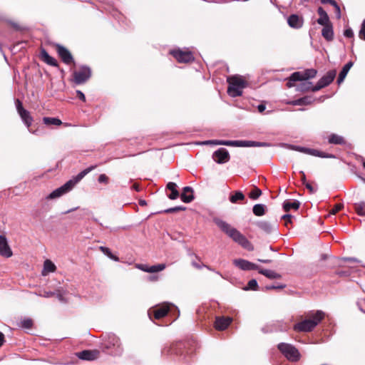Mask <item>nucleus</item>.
<instances>
[{
	"label": "nucleus",
	"mask_w": 365,
	"mask_h": 365,
	"mask_svg": "<svg viewBox=\"0 0 365 365\" xmlns=\"http://www.w3.org/2000/svg\"><path fill=\"white\" fill-rule=\"evenodd\" d=\"M216 225L226 233L233 241L241 245L243 248L252 251L254 250L251 242L237 229L222 220H216Z\"/></svg>",
	"instance_id": "obj_1"
},
{
	"label": "nucleus",
	"mask_w": 365,
	"mask_h": 365,
	"mask_svg": "<svg viewBox=\"0 0 365 365\" xmlns=\"http://www.w3.org/2000/svg\"><path fill=\"white\" fill-rule=\"evenodd\" d=\"M324 317L323 312L317 311L310 316L309 319L296 324L294 329L298 331H310L323 319Z\"/></svg>",
	"instance_id": "obj_2"
},
{
	"label": "nucleus",
	"mask_w": 365,
	"mask_h": 365,
	"mask_svg": "<svg viewBox=\"0 0 365 365\" xmlns=\"http://www.w3.org/2000/svg\"><path fill=\"white\" fill-rule=\"evenodd\" d=\"M200 144L203 145H230V146H237V147H251V146H267V144L266 143H259L256 141H250V140H206L202 142Z\"/></svg>",
	"instance_id": "obj_3"
},
{
	"label": "nucleus",
	"mask_w": 365,
	"mask_h": 365,
	"mask_svg": "<svg viewBox=\"0 0 365 365\" xmlns=\"http://www.w3.org/2000/svg\"><path fill=\"white\" fill-rule=\"evenodd\" d=\"M336 72L335 70H331L328 71L317 83V85L314 87H311L310 82H303L301 86V91H308L312 90V91H317L320 90L321 88L329 85L334 79L336 76Z\"/></svg>",
	"instance_id": "obj_4"
},
{
	"label": "nucleus",
	"mask_w": 365,
	"mask_h": 365,
	"mask_svg": "<svg viewBox=\"0 0 365 365\" xmlns=\"http://www.w3.org/2000/svg\"><path fill=\"white\" fill-rule=\"evenodd\" d=\"M227 93L231 97L240 96L246 87V81L241 76H231L227 78Z\"/></svg>",
	"instance_id": "obj_5"
},
{
	"label": "nucleus",
	"mask_w": 365,
	"mask_h": 365,
	"mask_svg": "<svg viewBox=\"0 0 365 365\" xmlns=\"http://www.w3.org/2000/svg\"><path fill=\"white\" fill-rule=\"evenodd\" d=\"M277 348L289 361L296 362L301 358V354L298 349L290 344L280 343L278 344Z\"/></svg>",
	"instance_id": "obj_6"
},
{
	"label": "nucleus",
	"mask_w": 365,
	"mask_h": 365,
	"mask_svg": "<svg viewBox=\"0 0 365 365\" xmlns=\"http://www.w3.org/2000/svg\"><path fill=\"white\" fill-rule=\"evenodd\" d=\"M170 54L180 63H188L194 60L192 52L181 49H175L170 51Z\"/></svg>",
	"instance_id": "obj_7"
},
{
	"label": "nucleus",
	"mask_w": 365,
	"mask_h": 365,
	"mask_svg": "<svg viewBox=\"0 0 365 365\" xmlns=\"http://www.w3.org/2000/svg\"><path fill=\"white\" fill-rule=\"evenodd\" d=\"M104 345L107 349H113L118 354L123 352L120 339L115 334L108 335Z\"/></svg>",
	"instance_id": "obj_8"
},
{
	"label": "nucleus",
	"mask_w": 365,
	"mask_h": 365,
	"mask_svg": "<svg viewBox=\"0 0 365 365\" xmlns=\"http://www.w3.org/2000/svg\"><path fill=\"white\" fill-rule=\"evenodd\" d=\"M91 71L88 67L82 66L79 70L74 71V81L77 84L86 82L91 77Z\"/></svg>",
	"instance_id": "obj_9"
},
{
	"label": "nucleus",
	"mask_w": 365,
	"mask_h": 365,
	"mask_svg": "<svg viewBox=\"0 0 365 365\" xmlns=\"http://www.w3.org/2000/svg\"><path fill=\"white\" fill-rule=\"evenodd\" d=\"M71 184V182H66L64 185L51 192L46 198L47 200H53L61 197L72 190Z\"/></svg>",
	"instance_id": "obj_10"
},
{
	"label": "nucleus",
	"mask_w": 365,
	"mask_h": 365,
	"mask_svg": "<svg viewBox=\"0 0 365 365\" xmlns=\"http://www.w3.org/2000/svg\"><path fill=\"white\" fill-rule=\"evenodd\" d=\"M16 106L21 120L28 128L30 127L33 122V118L31 116L30 113L23 108L22 103L19 100H16Z\"/></svg>",
	"instance_id": "obj_11"
},
{
	"label": "nucleus",
	"mask_w": 365,
	"mask_h": 365,
	"mask_svg": "<svg viewBox=\"0 0 365 365\" xmlns=\"http://www.w3.org/2000/svg\"><path fill=\"white\" fill-rule=\"evenodd\" d=\"M289 148L292 150H297V151H299V152H301V153H303L305 154L311 155L313 156H318V157H321V158H332L333 157L332 155H325L324 153H321L317 150L307 148H304V147L289 145Z\"/></svg>",
	"instance_id": "obj_12"
},
{
	"label": "nucleus",
	"mask_w": 365,
	"mask_h": 365,
	"mask_svg": "<svg viewBox=\"0 0 365 365\" xmlns=\"http://www.w3.org/2000/svg\"><path fill=\"white\" fill-rule=\"evenodd\" d=\"M212 158L217 163L223 164L229 161L230 154L225 148H221L213 153Z\"/></svg>",
	"instance_id": "obj_13"
},
{
	"label": "nucleus",
	"mask_w": 365,
	"mask_h": 365,
	"mask_svg": "<svg viewBox=\"0 0 365 365\" xmlns=\"http://www.w3.org/2000/svg\"><path fill=\"white\" fill-rule=\"evenodd\" d=\"M233 264L242 270L258 269V266L257 264L242 259H234Z\"/></svg>",
	"instance_id": "obj_14"
},
{
	"label": "nucleus",
	"mask_w": 365,
	"mask_h": 365,
	"mask_svg": "<svg viewBox=\"0 0 365 365\" xmlns=\"http://www.w3.org/2000/svg\"><path fill=\"white\" fill-rule=\"evenodd\" d=\"M12 255L13 252L8 245L6 238L3 235H0V255L9 258L11 257Z\"/></svg>",
	"instance_id": "obj_15"
},
{
	"label": "nucleus",
	"mask_w": 365,
	"mask_h": 365,
	"mask_svg": "<svg viewBox=\"0 0 365 365\" xmlns=\"http://www.w3.org/2000/svg\"><path fill=\"white\" fill-rule=\"evenodd\" d=\"M56 48L59 56L65 63L69 64L73 62L72 55L67 48L61 45H57Z\"/></svg>",
	"instance_id": "obj_16"
},
{
	"label": "nucleus",
	"mask_w": 365,
	"mask_h": 365,
	"mask_svg": "<svg viewBox=\"0 0 365 365\" xmlns=\"http://www.w3.org/2000/svg\"><path fill=\"white\" fill-rule=\"evenodd\" d=\"M230 317H217L215 322V327L217 330H225L231 323Z\"/></svg>",
	"instance_id": "obj_17"
},
{
	"label": "nucleus",
	"mask_w": 365,
	"mask_h": 365,
	"mask_svg": "<svg viewBox=\"0 0 365 365\" xmlns=\"http://www.w3.org/2000/svg\"><path fill=\"white\" fill-rule=\"evenodd\" d=\"M96 351L84 350L76 353V356L82 360L92 361L97 358Z\"/></svg>",
	"instance_id": "obj_18"
},
{
	"label": "nucleus",
	"mask_w": 365,
	"mask_h": 365,
	"mask_svg": "<svg viewBox=\"0 0 365 365\" xmlns=\"http://www.w3.org/2000/svg\"><path fill=\"white\" fill-rule=\"evenodd\" d=\"M287 23L292 28L299 29L303 25V19L298 15L292 14L288 18Z\"/></svg>",
	"instance_id": "obj_19"
},
{
	"label": "nucleus",
	"mask_w": 365,
	"mask_h": 365,
	"mask_svg": "<svg viewBox=\"0 0 365 365\" xmlns=\"http://www.w3.org/2000/svg\"><path fill=\"white\" fill-rule=\"evenodd\" d=\"M96 165H92L83 170H82L81 173H79L76 177L73 179H71L68 180V182H71L72 184V189L74 187V186L80 181L88 173H89L91 170H93L94 168H96Z\"/></svg>",
	"instance_id": "obj_20"
},
{
	"label": "nucleus",
	"mask_w": 365,
	"mask_h": 365,
	"mask_svg": "<svg viewBox=\"0 0 365 365\" xmlns=\"http://www.w3.org/2000/svg\"><path fill=\"white\" fill-rule=\"evenodd\" d=\"M170 304L164 303L154 311V317L155 319H160L164 317L168 312Z\"/></svg>",
	"instance_id": "obj_21"
},
{
	"label": "nucleus",
	"mask_w": 365,
	"mask_h": 365,
	"mask_svg": "<svg viewBox=\"0 0 365 365\" xmlns=\"http://www.w3.org/2000/svg\"><path fill=\"white\" fill-rule=\"evenodd\" d=\"M323 26L324 28L322 31V36L328 41H332L334 38V31L331 24Z\"/></svg>",
	"instance_id": "obj_22"
},
{
	"label": "nucleus",
	"mask_w": 365,
	"mask_h": 365,
	"mask_svg": "<svg viewBox=\"0 0 365 365\" xmlns=\"http://www.w3.org/2000/svg\"><path fill=\"white\" fill-rule=\"evenodd\" d=\"M353 66V63L351 61L348 62L346 65L344 66L342 68L341 72L339 73L338 79H337V83L341 84L344 80L345 79L348 72L351 69V68Z\"/></svg>",
	"instance_id": "obj_23"
},
{
	"label": "nucleus",
	"mask_w": 365,
	"mask_h": 365,
	"mask_svg": "<svg viewBox=\"0 0 365 365\" xmlns=\"http://www.w3.org/2000/svg\"><path fill=\"white\" fill-rule=\"evenodd\" d=\"M167 188L171 191L170 194L168 195V197L170 200H175L179 197V192L177 190V185L175 182H170L167 185Z\"/></svg>",
	"instance_id": "obj_24"
},
{
	"label": "nucleus",
	"mask_w": 365,
	"mask_h": 365,
	"mask_svg": "<svg viewBox=\"0 0 365 365\" xmlns=\"http://www.w3.org/2000/svg\"><path fill=\"white\" fill-rule=\"evenodd\" d=\"M259 273L264 275L269 279H279L281 275L273 270L271 269H258Z\"/></svg>",
	"instance_id": "obj_25"
},
{
	"label": "nucleus",
	"mask_w": 365,
	"mask_h": 365,
	"mask_svg": "<svg viewBox=\"0 0 365 365\" xmlns=\"http://www.w3.org/2000/svg\"><path fill=\"white\" fill-rule=\"evenodd\" d=\"M304 73L303 72H299V71H297V72H294L293 73L291 76L289 77V81L287 83V86L288 87H292L293 86L292 83V81H305L304 79Z\"/></svg>",
	"instance_id": "obj_26"
},
{
	"label": "nucleus",
	"mask_w": 365,
	"mask_h": 365,
	"mask_svg": "<svg viewBox=\"0 0 365 365\" xmlns=\"http://www.w3.org/2000/svg\"><path fill=\"white\" fill-rule=\"evenodd\" d=\"M41 55L43 61L48 65L53 66H57V61L54 58L49 56V54L45 50L41 51Z\"/></svg>",
	"instance_id": "obj_27"
},
{
	"label": "nucleus",
	"mask_w": 365,
	"mask_h": 365,
	"mask_svg": "<svg viewBox=\"0 0 365 365\" xmlns=\"http://www.w3.org/2000/svg\"><path fill=\"white\" fill-rule=\"evenodd\" d=\"M56 270V265L49 259H46L43 264V275H46L48 272H53Z\"/></svg>",
	"instance_id": "obj_28"
},
{
	"label": "nucleus",
	"mask_w": 365,
	"mask_h": 365,
	"mask_svg": "<svg viewBox=\"0 0 365 365\" xmlns=\"http://www.w3.org/2000/svg\"><path fill=\"white\" fill-rule=\"evenodd\" d=\"M328 141L329 143L335 145H343L345 143L344 138L336 134H331L329 137Z\"/></svg>",
	"instance_id": "obj_29"
},
{
	"label": "nucleus",
	"mask_w": 365,
	"mask_h": 365,
	"mask_svg": "<svg viewBox=\"0 0 365 365\" xmlns=\"http://www.w3.org/2000/svg\"><path fill=\"white\" fill-rule=\"evenodd\" d=\"M313 98L310 96H305L297 100L293 101L291 104L294 106H301V105H309L313 102Z\"/></svg>",
	"instance_id": "obj_30"
},
{
	"label": "nucleus",
	"mask_w": 365,
	"mask_h": 365,
	"mask_svg": "<svg viewBox=\"0 0 365 365\" xmlns=\"http://www.w3.org/2000/svg\"><path fill=\"white\" fill-rule=\"evenodd\" d=\"M257 225L260 230L264 231L267 233H269L273 227L272 225L267 221H259L257 223Z\"/></svg>",
	"instance_id": "obj_31"
},
{
	"label": "nucleus",
	"mask_w": 365,
	"mask_h": 365,
	"mask_svg": "<svg viewBox=\"0 0 365 365\" xmlns=\"http://www.w3.org/2000/svg\"><path fill=\"white\" fill-rule=\"evenodd\" d=\"M299 207V202L298 201H284L283 203V208L284 211L288 212L291 209L297 210Z\"/></svg>",
	"instance_id": "obj_32"
},
{
	"label": "nucleus",
	"mask_w": 365,
	"mask_h": 365,
	"mask_svg": "<svg viewBox=\"0 0 365 365\" xmlns=\"http://www.w3.org/2000/svg\"><path fill=\"white\" fill-rule=\"evenodd\" d=\"M43 122L46 125H61L62 122L60 119L57 118H50V117H44L43 118Z\"/></svg>",
	"instance_id": "obj_33"
},
{
	"label": "nucleus",
	"mask_w": 365,
	"mask_h": 365,
	"mask_svg": "<svg viewBox=\"0 0 365 365\" xmlns=\"http://www.w3.org/2000/svg\"><path fill=\"white\" fill-rule=\"evenodd\" d=\"M253 213L257 216H262L265 213V206L262 204H257L253 207Z\"/></svg>",
	"instance_id": "obj_34"
},
{
	"label": "nucleus",
	"mask_w": 365,
	"mask_h": 365,
	"mask_svg": "<svg viewBox=\"0 0 365 365\" xmlns=\"http://www.w3.org/2000/svg\"><path fill=\"white\" fill-rule=\"evenodd\" d=\"M244 199L245 195L241 191H236L230 197V200L232 203H237L239 200H243Z\"/></svg>",
	"instance_id": "obj_35"
},
{
	"label": "nucleus",
	"mask_w": 365,
	"mask_h": 365,
	"mask_svg": "<svg viewBox=\"0 0 365 365\" xmlns=\"http://www.w3.org/2000/svg\"><path fill=\"white\" fill-rule=\"evenodd\" d=\"M165 267H166V266L165 264H158L153 265V266L149 267V268L148 269V272H149V273L158 272L164 270Z\"/></svg>",
	"instance_id": "obj_36"
},
{
	"label": "nucleus",
	"mask_w": 365,
	"mask_h": 365,
	"mask_svg": "<svg viewBox=\"0 0 365 365\" xmlns=\"http://www.w3.org/2000/svg\"><path fill=\"white\" fill-rule=\"evenodd\" d=\"M100 250L103 252V254H105L106 256H108L110 259H111L115 262L119 261V258L117 256L113 255L109 248L106 247H100Z\"/></svg>",
	"instance_id": "obj_37"
},
{
	"label": "nucleus",
	"mask_w": 365,
	"mask_h": 365,
	"mask_svg": "<svg viewBox=\"0 0 365 365\" xmlns=\"http://www.w3.org/2000/svg\"><path fill=\"white\" fill-rule=\"evenodd\" d=\"M355 210L358 215L365 216V202H361L356 203Z\"/></svg>",
	"instance_id": "obj_38"
},
{
	"label": "nucleus",
	"mask_w": 365,
	"mask_h": 365,
	"mask_svg": "<svg viewBox=\"0 0 365 365\" xmlns=\"http://www.w3.org/2000/svg\"><path fill=\"white\" fill-rule=\"evenodd\" d=\"M303 73H304V79L305 81L307 80V79H309V78H312L314 77H315L316 74H317V71L315 69H307L304 71H303Z\"/></svg>",
	"instance_id": "obj_39"
},
{
	"label": "nucleus",
	"mask_w": 365,
	"mask_h": 365,
	"mask_svg": "<svg viewBox=\"0 0 365 365\" xmlns=\"http://www.w3.org/2000/svg\"><path fill=\"white\" fill-rule=\"evenodd\" d=\"M180 197H181V200L182 202H185V203H188V202H190L193 198H194V196H193V194H189V193H185V192H182L180 195Z\"/></svg>",
	"instance_id": "obj_40"
},
{
	"label": "nucleus",
	"mask_w": 365,
	"mask_h": 365,
	"mask_svg": "<svg viewBox=\"0 0 365 365\" xmlns=\"http://www.w3.org/2000/svg\"><path fill=\"white\" fill-rule=\"evenodd\" d=\"M317 23L322 26L331 24L329 18L327 14L323 16H319V18L317 19Z\"/></svg>",
	"instance_id": "obj_41"
},
{
	"label": "nucleus",
	"mask_w": 365,
	"mask_h": 365,
	"mask_svg": "<svg viewBox=\"0 0 365 365\" xmlns=\"http://www.w3.org/2000/svg\"><path fill=\"white\" fill-rule=\"evenodd\" d=\"M258 287L257 282L255 279H251L247 284V287L245 288V290L252 289L257 290Z\"/></svg>",
	"instance_id": "obj_42"
},
{
	"label": "nucleus",
	"mask_w": 365,
	"mask_h": 365,
	"mask_svg": "<svg viewBox=\"0 0 365 365\" xmlns=\"http://www.w3.org/2000/svg\"><path fill=\"white\" fill-rule=\"evenodd\" d=\"M262 194V191L259 188H255L250 192V197L253 200L257 199Z\"/></svg>",
	"instance_id": "obj_43"
},
{
	"label": "nucleus",
	"mask_w": 365,
	"mask_h": 365,
	"mask_svg": "<svg viewBox=\"0 0 365 365\" xmlns=\"http://www.w3.org/2000/svg\"><path fill=\"white\" fill-rule=\"evenodd\" d=\"M21 325L24 328L29 329L33 325V321L31 319H29V318L24 319L21 322Z\"/></svg>",
	"instance_id": "obj_44"
},
{
	"label": "nucleus",
	"mask_w": 365,
	"mask_h": 365,
	"mask_svg": "<svg viewBox=\"0 0 365 365\" xmlns=\"http://www.w3.org/2000/svg\"><path fill=\"white\" fill-rule=\"evenodd\" d=\"M185 210V207H184L177 206V207H171V208L167 209L166 210H165V212L171 213V212H177V211Z\"/></svg>",
	"instance_id": "obj_45"
},
{
	"label": "nucleus",
	"mask_w": 365,
	"mask_h": 365,
	"mask_svg": "<svg viewBox=\"0 0 365 365\" xmlns=\"http://www.w3.org/2000/svg\"><path fill=\"white\" fill-rule=\"evenodd\" d=\"M292 216L291 215H284L282 216V219H284L285 221L284 225L286 227H288L289 225L292 224Z\"/></svg>",
	"instance_id": "obj_46"
},
{
	"label": "nucleus",
	"mask_w": 365,
	"mask_h": 365,
	"mask_svg": "<svg viewBox=\"0 0 365 365\" xmlns=\"http://www.w3.org/2000/svg\"><path fill=\"white\" fill-rule=\"evenodd\" d=\"M359 36L361 39L365 40V20L363 21Z\"/></svg>",
	"instance_id": "obj_47"
},
{
	"label": "nucleus",
	"mask_w": 365,
	"mask_h": 365,
	"mask_svg": "<svg viewBox=\"0 0 365 365\" xmlns=\"http://www.w3.org/2000/svg\"><path fill=\"white\" fill-rule=\"evenodd\" d=\"M343 207L342 204H336L334 207L330 211V214L335 215L339 210H341Z\"/></svg>",
	"instance_id": "obj_48"
},
{
	"label": "nucleus",
	"mask_w": 365,
	"mask_h": 365,
	"mask_svg": "<svg viewBox=\"0 0 365 365\" xmlns=\"http://www.w3.org/2000/svg\"><path fill=\"white\" fill-rule=\"evenodd\" d=\"M98 180L101 183L106 184L108 182V178L105 174H101L99 175Z\"/></svg>",
	"instance_id": "obj_49"
},
{
	"label": "nucleus",
	"mask_w": 365,
	"mask_h": 365,
	"mask_svg": "<svg viewBox=\"0 0 365 365\" xmlns=\"http://www.w3.org/2000/svg\"><path fill=\"white\" fill-rule=\"evenodd\" d=\"M135 267L140 270H142V271L146 272H148V269L149 268L148 266H147L146 264H136Z\"/></svg>",
	"instance_id": "obj_50"
},
{
	"label": "nucleus",
	"mask_w": 365,
	"mask_h": 365,
	"mask_svg": "<svg viewBox=\"0 0 365 365\" xmlns=\"http://www.w3.org/2000/svg\"><path fill=\"white\" fill-rule=\"evenodd\" d=\"M344 35L347 37V38H351L353 37L354 36V32L352 31V29H347L344 31Z\"/></svg>",
	"instance_id": "obj_51"
},
{
	"label": "nucleus",
	"mask_w": 365,
	"mask_h": 365,
	"mask_svg": "<svg viewBox=\"0 0 365 365\" xmlns=\"http://www.w3.org/2000/svg\"><path fill=\"white\" fill-rule=\"evenodd\" d=\"M304 186L308 189L310 193H314L317 191V189H315L309 182L306 183Z\"/></svg>",
	"instance_id": "obj_52"
},
{
	"label": "nucleus",
	"mask_w": 365,
	"mask_h": 365,
	"mask_svg": "<svg viewBox=\"0 0 365 365\" xmlns=\"http://www.w3.org/2000/svg\"><path fill=\"white\" fill-rule=\"evenodd\" d=\"M336 10V15L338 19L341 18V10L339 6L336 4V6H334Z\"/></svg>",
	"instance_id": "obj_53"
},
{
	"label": "nucleus",
	"mask_w": 365,
	"mask_h": 365,
	"mask_svg": "<svg viewBox=\"0 0 365 365\" xmlns=\"http://www.w3.org/2000/svg\"><path fill=\"white\" fill-rule=\"evenodd\" d=\"M285 286L284 285H278V286H267L265 289L267 290L269 289H283Z\"/></svg>",
	"instance_id": "obj_54"
},
{
	"label": "nucleus",
	"mask_w": 365,
	"mask_h": 365,
	"mask_svg": "<svg viewBox=\"0 0 365 365\" xmlns=\"http://www.w3.org/2000/svg\"><path fill=\"white\" fill-rule=\"evenodd\" d=\"M76 93H77L78 98H79L83 101H86L85 95L81 91H77Z\"/></svg>",
	"instance_id": "obj_55"
},
{
	"label": "nucleus",
	"mask_w": 365,
	"mask_h": 365,
	"mask_svg": "<svg viewBox=\"0 0 365 365\" xmlns=\"http://www.w3.org/2000/svg\"><path fill=\"white\" fill-rule=\"evenodd\" d=\"M322 4L328 3L333 6H336V4H337L334 0H322Z\"/></svg>",
	"instance_id": "obj_56"
},
{
	"label": "nucleus",
	"mask_w": 365,
	"mask_h": 365,
	"mask_svg": "<svg viewBox=\"0 0 365 365\" xmlns=\"http://www.w3.org/2000/svg\"><path fill=\"white\" fill-rule=\"evenodd\" d=\"M317 11L319 16H323L327 14V12L322 7H319Z\"/></svg>",
	"instance_id": "obj_57"
},
{
	"label": "nucleus",
	"mask_w": 365,
	"mask_h": 365,
	"mask_svg": "<svg viewBox=\"0 0 365 365\" xmlns=\"http://www.w3.org/2000/svg\"><path fill=\"white\" fill-rule=\"evenodd\" d=\"M182 192L189 193V194L192 193V194L193 190H192V189L190 187H185L183 188V192Z\"/></svg>",
	"instance_id": "obj_58"
},
{
	"label": "nucleus",
	"mask_w": 365,
	"mask_h": 365,
	"mask_svg": "<svg viewBox=\"0 0 365 365\" xmlns=\"http://www.w3.org/2000/svg\"><path fill=\"white\" fill-rule=\"evenodd\" d=\"M300 173L302 175V179H301L302 182L303 183V185H305L306 183L308 182H307V180H306V175L303 171H300Z\"/></svg>",
	"instance_id": "obj_59"
},
{
	"label": "nucleus",
	"mask_w": 365,
	"mask_h": 365,
	"mask_svg": "<svg viewBox=\"0 0 365 365\" xmlns=\"http://www.w3.org/2000/svg\"><path fill=\"white\" fill-rule=\"evenodd\" d=\"M266 109V106L264 104H259L258 106H257V110L259 113H262L263 111H264V110Z\"/></svg>",
	"instance_id": "obj_60"
},
{
	"label": "nucleus",
	"mask_w": 365,
	"mask_h": 365,
	"mask_svg": "<svg viewBox=\"0 0 365 365\" xmlns=\"http://www.w3.org/2000/svg\"><path fill=\"white\" fill-rule=\"evenodd\" d=\"M4 342V335L0 331V346L3 345Z\"/></svg>",
	"instance_id": "obj_61"
},
{
	"label": "nucleus",
	"mask_w": 365,
	"mask_h": 365,
	"mask_svg": "<svg viewBox=\"0 0 365 365\" xmlns=\"http://www.w3.org/2000/svg\"><path fill=\"white\" fill-rule=\"evenodd\" d=\"M139 204H140V205H141V206H145V205H147L146 201H145V200H140L139 201Z\"/></svg>",
	"instance_id": "obj_62"
},
{
	"label": "nucleus",
	"mask_w": 365,
	"mask_h": 365,
	"mask_svg": "<svg viewBox=\"0 0 365 365\" xmlns=\"http://www.w3.org/2000/svg\"><path fill=\"white\" fill-rule=\"evenodd\" d=\"M53 295V294L52 292H45L43 296L46 297H51Z\"/></svg>",
	"instance_id": "obj_63"
},
{
	"label": "nucleus",
	"mask_w": 365,
	"mask_h": 365,
	"mask_svg": "<svg viewBox=\"0 0 365 365\" xmlns=\"http://www.w3.org/2000/svg\"><path fill=\"white\" fill-rule=\"evenodd\" d=\"M259 262H262V263H269L271 262V260L270 259H258Z\"/></svg>",
	"instance_id": "obj_64"
}]
</instances>
